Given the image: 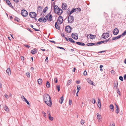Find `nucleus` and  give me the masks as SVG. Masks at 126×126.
Masks as SVG:
<instances>
[{"instance_id": "obj_23", "label": "nucleus", "mask_w": 126, "mask_h": 126, "mask_svg": "<svg viewBox=\"0 0 126 126\" xmlns=\"http://www.w3.org/2000/svg\"><path fill=\"white\" fill-rule=\"evenodd\" d=\"M38 82L39 85H41L42 82V80L41 79H39L38 80Z\"/></svg>"}, {"instance_id": "obj_10", "label": "nucleus", "mask_w": 126, "mask_h": 126, "mask_svg": "<svg viewBox=\"0 0 126 126\" xmlns=\"http://www.w3.org/2000/svg\"><path fill=\"white\" fill-rule=\"evenodd\" d=\"M72 38L76 40H77L78 38V35L76 33H73L72 35Z\"/></svg>"}, {"instance_id": "obj_24", "label": "nucleus", "mask_w": 126, "mask_h": 126, "mask_svg": "<svg viewBox=\"0 0 126 126\" xmlns=\"http://www.w3.org/2000/svg\"><path fill=\"white\" fill-rule=\"evenodd\" d=\"M64 100L63 96L60 98L59 101V102L61 104H62Z\"/></svg>"}, {"instance_id": "obj_8", "label": "nucleus", "mask_w": 126, "mask_h": 126, "mask_svg": "<svg viewBox=\"0 0 126 126\" xmlns=\"http://www.w3.org/2000/svg\"><path fill=\"white\" fill-rule=\"evenodd\" d=\"M109 36V34L108 33L106 32L103 33L102 35V37L104 39H106Z\"/></svg>"}, {"instance_id": "obj_25", "label": "nucleus", "mask_w": 126, "mask_h": 126, "mask_svg": "<svg viewBox=\"0 0 126 126\" xmlns=\"http://www.w3.org/2000/svg\"><path fill=\"white\" fill-rule=\"evenodd\" d=\"M76 43L79 45L82 46H84L85 45V44L83 43L82 42H76Z\"/></svg>"}, {"instance_id": "obj_49", "label": "nucleus", "mask_w": 126, "mask_h": 126, "mask_svg": "<svg viewBox=\"0 0 126 126\" xmlns=\"http://www.w3.org/2000/svg\"><path fill=\"white\" fill-rule=\"evenodd\" d=\"M126 34V31H125L122 34V36H124Z\"/></svg>"}, {"instance_id": "obj_52", "label": "nucleus", "mask_w": 126, "mask_h": 126, "mask_svg": "<svg viewBox=\"0 0 126 126\" xmlns=\"http://www.w3.org/2000/svg\"><path fill=\"white\" fill-rule=\"evenodd\" d=\"M21 59L22 61H24V58L23 56H22L21 57Z\"/></svg>"}, {"instance_id": "obj_15", "label": "nucleus", "mask_w": 126, "mask_h": 126, "mask_svg": "<svg viewBox=\"0 0 126 126\" xmlns=\"http://www.w3.org/2000/svg\"><path fill=\"white\" fill-rule=\"evenodd\" d=\"M67 5L66 4L63 3H62V9L64 10H65L66 9V7Z\"/></svg>"}, {"instance_id": "obj_59", "label": "nucleus", "mask_w": 126, "mask_h": 126, "mask_svg": "<svg viewBox=\"0 0 126 126\" xmlns=\"http://www.w3.org/2000/svg\"><path fill=\"white\" fill-rule=\"evenodd\" d=\"M76 82L78 84H79L80 83V81H76Z\"/></svg>"}, {"instance_id": "obj_38", "label": "nucleus", "mask_w": 126, "mask_h": 126, "mask_svg": "<svg viewBox=\"0 0 126 126\" xmlns=\"http://www.w3.org/2000/svg\"><path fill=\"white\" fill-rule=\"evenodd\" d=\"M60 86L59 85H58L57 86L56 88L58 90V92L60 91Z\"/></svg>"}, {"instance_id": "obj_1", "label": "nucleus", "mask_w": 126, "mask_h": 126, "mask_svg": "<svg viewBox=\"0 0 126 126\" xmlns=\"http://www.w3.org/2000/svg\"><path fill=\"white\" fill-rule=\"evenodd\" d=\"M43 100L45 103L48 106L51 107L52 105L51 100L49 95L46 94L43 96Z\"/></svg>"}, {"instance_id": "obj_2", "label": "nucleus", "mask_w": 126, "mask_h": 126, "mask_svg": "<svg viewBox=\"0 0 126 126\" xmlns=\"http://www.w3.org/2000/svg\"><path fill=\"white\" fill-rule=\"evenodd\" d=\"M53 7L55 13L59 15H61L63 13L62 10L60 9L57 5H54Z\"/></svg>"}, {"instance_id": "obj_61", "label": "nucleus", "mask_w": 126, "mask_h": 126, "mask_svg": "<svg viewBox=\"0 0 126 126\" xmlns=\"http://www.w3.org/2000/svg\"><path fill=\"white\" fill-rule=\"evenodd\" d=\"M13 1L16 2H18V0H13Z\"/></svg>"}, {"instance_id": "obj_43", "label": "nucleus", "mask_w": 126, "mask_h": 126, "mask_svg": "<svg viewBox=\"0 0 126 126\" xmlns=\"http://www.w3.org/2000/svg\"><path fill=\"white\" fill-rule=\"evenodd\" d=\"M74 12H75V11H74V9H72V10L70 12V13H69V14L70 15H71V14L72 13H73Z\"/></svg>"}, {"instance_id": "obj_34", "label": "nucleus", "mask_w": 126, "mask_h": 126, "mask_svg": "<svg viewBox=\"0 0 126 126\" xmlns=\"http://www.w3.org/2000/svg\"><path fill=\"white\" fill-rule=\"evenodd\" d=\"M69 40L70 42L73 43H75V41L74 40L71 38H69Z\"/></svg>"}, {"instance_id": "obj_46", "label": "nucleus", "mask_w": 126, "mask_h": 126, "mask_svg": "<svg viewBox=\"0 0 126 126\" xmlns=\"http://www.w3.org/2000/svg\"><path fill=\"white\" fill-rule=\"evenodd\" d=\"M104 42H105V41H100V42H98L97 43V44H101L103 43Z\"/></svg>"}, {"instance_id": "obj_26", "label": "nucleus", "mask_w": 126, "mask_h": 126, "mask_svg": "<svg viewBox=\"0 0 126 126\" xmlns=\"http://www.w3.org/2000/svg\"><path fill=\"white\" fill-rule=\"evenodd\" d=\"M55 28L59 30L60 29L59 25H58L57 24V22H56L55 23Z\"/></svg>"}, {"instance_id": "obj_12", "label": "nucleus", "mask_w": 126, "mask_h": 126, "mask_svg": "<svg viewBox=\"0 0 126 126\" xmlns=\"http://www.w3.org/2000/svg\"><path fill=\"white\" fill-rule=\"evenodd\" d=\"M47 16H45L44 19H43V18H40L38 20L40 22H42L43 21L44 23L46 22V18H47Z\"/></svg>"}, {"instance_id": "obj_64", "label": "nucleus", "mask_w": 126, "mask_h": 126, "mask_svg": "<svg viewBox=\"0 0 126 126\" xmlns=\"http://www.w3.org/2000/svg\"><path fill=\"white\" fill-rule=\"evenodd\" d=\"M124 79L125 80L126 79V75H124Z\"/></svg>"}, {"instance_id": "obj_51", "label": "nucleus", "mask_w": 126, "mask_h": 126, "mask_svg": "<svg viewBox=\"0 0 126 126\" xmlns=\"http://www.w3.org/2000/svg\"><path fill=\"white\" fill-rule=\"evenodd\" d=\"M15 20L17 22H18L19 21V19L15 17Z\"/></svg>"}, {"instance_id": "obj_5", "label": "nucleus", "mask_w": 126, "mask_h": 126, "mask_svg": "<svg viewBox=\"0 0 126 126\" xmlns=\"http://www.w3.org/2000/svg\"><path fill=\"white\" fill-rule=\"evenodd\" d=\"M21 13L22 16L24 17H26L28 15V13L27 11L25 10H21Z\"/></svg>"}, {"instance_id": "obj_62", "label": "nucleus", "mask_w": 126, "mask_h": 126, "mask_svg": "<svg viewBox=\"0 0 126 126\" xmlns=\"http://www.w3.org/2000/svg\"><path fill=\"white\" fill-rule=\"evenodd\" d=\"M57 47L59 48H60V49H64L62 47Z\"/></svg>"}, {"instance_id": "obj_20", "label": "nucleus", "mask_w": 126, "mask_h": 126, "mask_svg": "<svg viewBox=\"0 0 126 126\" xmlns=\"http://www.w3.org/2000/svg\"><path fill=\"white\" fill-rule=\"evenodd\" d=\"M4 110L6 111L7 112H8L9 111V109L8 108V107L6 106H5L4 107Z\"/></svg>"}, {"instance_id": "obj_19", "label": "nucleus", "mask_w": 126, "mask_h": 126, "mask_svg": "<svg viewBox=\"0 0 126 126\" xmlns=\"http://www.w3.org/2000/svg\"><path fill=\"white\" fill-rule=\"evenodd\" d=\"M121 36V35H119L118 36H117L116 37H113L112 38V40H114L116 39H117L120 38Z\"/></svg>"}, {"instance_id": "obj_54", "label": "nucleus", "mask_w": 126, "mask_h": 126, "mask_svg": "<svg viewBox=\"0 0 126 126\" xmlns=\"http://www.w3.org/2000/svg\"><path fill=\"white\" fill-rule=\"evenodd\" d=\"M74 10V11L75 12H78V10L77 9V8H75V9H73Z\"/></svg>"}, {"instance_id": "obj_29", "label": "nucleus", "mask_w": 126, "mask_h": 126, "mask_svg": "<svg viewBox=\"0 0 126 126\" xmlns=\"http://www.w3.org/2000/svg\"><path fill=\"white\" fill-rule=\"evenodd\" d=\"M90 38L91 39H93L95 37V36L94 35H92L91 34H90Z\"/></svg>"}, {"instance_id": "obj_53", "label": "nucleus", "mask_w": 126, "mask_h": 126, "mask_svg": "<svg viewBox=\"0 0 126 126\" xmlns=\"http://www.w3.org/2000/svg\"><path fill=\"white\" fill-rule=\"evenodd\" d=\"M77 9L78 10V12H79L81 10V9L79 8H77Z\"/></svg>"}, {"instance_id": "obj_47", "label": "nucleus", "mask_w": 126, "mask_h": 126, "mask_svg": "<svg viewBox=\"0 0 126 126\" xmlns=\"http://www.w3.org/2000/svg\"><path fill=\"white\" fill-rule=\"evenodd\" d=\"M119 79L120 80H121L122 81H123V78L121 76H120L119 77Z\"/></svg>"}, {"instance_id": "obj_41", "label": "nucleus", "mask_w": 126, "mask_h": 126, "mask_svg": "<svg viewBox=\"0 0 126 126\" xmlns=\"http://www.w3.org/2000/svg\"><path fill=\"white\" fill-rule=\"evenodd\" d=\"M119 112V108H116V113L118 114V113Z\"/></svg>"}, {"instance_id": "obj_30", "label": "nucleus", "mask_w": 126, "mask_h": 126, "mask_svg": "<svg viewBox=\"0 0 126 126\" xmlns=\"http://www.w3.org/2000/svg\"><path fill=\"white\" fill-rule=\"evenodd\" d=\"M110 109H111L112 111H113L114 110V107L113 105L111 104L110 106Z\"/></svg>"}, {"instance_id": "obj_3", "label": "nucleus", "mask_w": 126, "mask_h": 126, "mask_svg": "<svg viewBox=\"0 0 126 126\" xmlns=\"http://www.w3.org/2000/svg\"><path fill=\"white\" fill-rule=\"evenodd\" d=\"M29 15L30 17L34 18H35L37 16L36 13L33 12H30L29 13Z\"/></svg>"}, {"instance_id": "obj_22", "label": "nucleus", "mask_w": 126, "mask_h": 126, "mask_svg": "<svg viewBox=\"0 0 126 126\" xmlns=\"http://www.w3.org/2000/svg\"><path fill=\"white\" fill-rule=\"evenodd\" d=\"M37 51V50L36 49H34L31 51V53L33 54H35Z\"/></svg>"}, {"instance_id": "obj_21", "label": "nucleus", "mask_w": 126, "mask_h": 126, "mask_svg": "<svg viewBox=\"0 0 126 126\" xmlns=\"http://www.w3.org/2000/svg\"><path fill=\"white\" fill-rule=\"evenodd\" d=\"M6 2L7 4L10 6V7H11L12 6L11 3L9 0H7Z\"/></svg>"}, {"instance_id": "obj_7", "label": "nucleus", "mask_w": 126, "mask_h": 126, "mask_svg": "<svg viewBox=\"0 0 126 126\" xmlns=\"http://www.w3.org/2000/svg\"><path fill=\"white\" fill-rule=\"evenodd\" d=\"M72 30V28L70 26H67L65 27V31L68 33H70Z\"/></svg>"}, {"instance_id": "obj_33", "label": "nucleus", "mask_w": 126, "mask_h": 126, "mask_svg": "<svg viewBox=\"0 0 126 126\" xmlns=\"http://www.w3.org/2000/svg\"><path fill=\"white\" fill-rule=\"evenodd\" d=\"M49 119L51 121H52L53 119V117L51 116V115L48 116Z\"/></svg>"}, {"instance_id": "obj_50", "label": "nucleus", "mask_w": 126, "mask_h": 126, "mask_svg": "<svg viewBox=\"0 0 126 126\" xmlns=\"http://www.w3.org/2000/svg\"><path fill=\"white\" fill-rule=\"evenodd\" d=\"M87 74V72L86 70H85L83 73V75L84 76H86Z\"/></svg>"}, {"instance_id": "obj_14", "label": "nucleus", "mask_w": 126, "mask_h": 126, "mask_svg": "<svg viewBox=\"0 0 126 126\" xmlns=\"http://www.w3.org/2000/svg\"><path fill=\"white\" fill-rule=\"evenodd\" d=\"M119 32V30L118 29L116 28L114 29L113 31V34L115 35H116L118 34Z\"/></svg>"}, {"instance_id": "obj_36", "label": "nucleus", "mask_w": 126, "mask_h": 126, "mask_svg": "<svg viewBox=\"0 0 126 126\" xmlns=\"http://www.w3.org/2000/svg\"><path fill=\"white\" fill-rule=\"evenodd\" d=\"M48 7L47 6L43 10V12L44 13H45L48 9Z\"/></svg>"}, {"instance_id": "obj_6", "label": "nucleus", "mask_w": 126, "mask_h": 126, "mask_svg": "<svg viewBox=\"0 0 126 126\" xmlns=\"http://www.w3.org/2000/svg\"><path fill=\"white\" fill-rule=\"evenodd\" d=\"M57 21L58 23L59 24H61L63 21V17L61 16H59L57 19Z\"/></svg>"}, {"instance_id": "obj_27", "label": "nucleus", "mask_w": 126, "mask_h": 126, "mask_svg": "<svg viewBox=\"0 0 126 126\" xmlns=\"http://www.w3.org/2000/svg\"><path fill=\"white\" fill-rule=\"evenodd\" d=\"M118 86V82L117 81L116 82V83H114V87L117 88Z\"/></svg>"}, {"instance_id": "obj_40", "label": "nucleus", "mask_w": 126, "mask_h": 126, "mask_svg": "<svg viewBox=\"0 0 126 126\" xmlns=\"http://www.w3.org/2000/svg\"><path fill=\"white\" fill-rule=\"evenodd\" d=\"M84 122L85 121L83 119L81 120L80 121V123L81 125H83L84 124Z\"/></svg>"}, {"instance_id": "obj_11", "label": "nucleus", "mask_w": 126, "mask_h": 126, "mask_svg": "<svg viewBox=\"0 0 126 126\" xmlns=\"http://www.w3.org/2000/svg\"><path fill=\"white\" fill-rule=\"evenodd\" d=\"M21 98V99L23 101L26 102L28 105H29V102L27 100V99L23 95H22Z\"/></svg>"}, {"instance_id": "obj_17", "label": "nucleus", "mask_w": 126, "mask_h": 126, "mask_svg": "<svg viewBox=\"0 0 126 126\" xmlns=\"http://www.w3.org/2000/svg\"><path fill=\"white\" fill-rule=\"evenodd\" d=\"M6 72L7 74L9 76L11 74V71L10 68H8L6 70Z\"/></svg>"}, {"instance_id": "obj_9", "label": "nucleus", "mask_w": 126, "mask_h": 126, "mask_svg": "<svg viewBox=\"0 0 126 126\" xmlns=\"http://www.w3.org/2000/svg\"><path fill=\"white\" fill-rule=\"evenodd\" d=\"M46 16H47L46 18V21L47 20H48L49 21H51L52 20V15H47Z\"/></svg>"}, {"instance_id": "obj_32", "label": "nucleus", "mask_w": 126, "mask_h": 126, "mask_svg": "<svg viewBox=\"0 0 126 126\" xmlns=\"http://www.w3.org/2000/svg\"><path fill=\"white\" fill-rule=\"evenodd\" d=\"M46 87L47 88H49L50 87V83L48 81H47L46 83Z\"/></svg>"}, {"instance_id": "obj_48", "label": "nucleus", "mask_w": 126, "mask_h": 126, "mask_svg": "<svg viewBox=\"0 0 126 126\" xmlns=\"http://www.w3.org/2000/svg\"><path fill=\"white\" fill-rule=\"evenodd\" d=\"M72 103V101L71 100L69 99V105H71Z\"/></svg>"}, {"instance_id": "obj_18", "label": "nucleus", "mask_w": 126, "mask_h": 126, "mask_svg": "<svg viewBox=\"0 0 126 126\" xmlns=\"http://www.w3.org/2000/svg\"><path fill=\"white\" fill-rule=\"evenodd\" d=\"M97 106L99 109L101 107V102L99 98H98V103L97 104Z\"/></svg>"}, {"instance_id": "obj_44", "label": "nucleus", "mask_w": 126, "mask_h": 126, "mask_svg": "<svg viewBox=\"0 0 126 126\" xmlns=\"http://www.w3.org/2000/svg\"><path fill=\"white\" fill-rule=\"evenodd\" d=\"M71 83V81L70 80H68L67 82V84L68 85H69Z\"/></svg>"}, {"instance_id": "obj_16", "label": "nucleus", "mask_w": 126, "mask_h": 126, "mask_svg": "<svg viewBox=\"0 0 126 126\" xmlns=\"http://www.w3.org/2000/svg\"><path fill=\"white\" fill-rule=\"evenodd\" d=\"M87 82L91 84L92 85H94L93 82V81L89 79H87Z\"/></svg>"}, {"instance_id": "obj_31", "label": "nucleus", "mask_w": 126, "mask_h": 126, "mask_svg": "<svg viewBox=\"0 0 126 126\" xmlns=\"http://www.w3.org/2000/svg\"><path fill=\"white\" fill-rule=\"evenodd\" d=\"M94 45V43H89L87 44V46H93Z\"/></svg>"}, {"instance_id": "obj_28", "label": "nucleus", "mask_w": 126, "mask_h": 126, "mask_svg": "<svg viewBox=\"0 0 126 126\" xmlns=\"http://www.w3.org/2000/svg\"><path fill=\"white\" fill-rule=\"evenodd\" d=\"M42 7L41 6L38 7V8L37 12H40L42 10Z\"/></svg>"}, {"instance_id": "obj_57", "label": "nucleus", "mask_w": 126, "mask_h": 126, "mask_svg": "<svg viewBox=\"0 0 126 126\" xmlns=\"http://www.w3.org/2000/svg\"><path fill=\"white\" fill-rule=\"evenodd\" d=\"M111 72L112 74H115V71H114L113 70H111Z\"/></svg>"}, {"instance_id": "obj_42", "label": "nucleus", "mask_w": 126, "mask_h": 126, "mask_svg": "<svg viewBox=\"0 0 126 126\" xmlns=\"http://www.w3.org/2000/svg\"><path fill=\"white\" fill-rule=\"evenodd\" d=\"M42 113H43V115L45 117V118H46V112H45L43 111L42 112Z\"/></svg>"}, {"instance_id": "obj_4", "label": "nucleus", "mask_w": 126, "mask_h": 126, "mask_svg": "<svg viewBox=\"0 0 126 126\" xmlns=\"http://www.w3.org/2000/svg\"><path fill=\"white\" fill-rule=\"evenodd\" d=\"M74 17L73 16H68V21L69 23H72L74 21Z\"/></svg>"}, {"instance_id": "obj_55", "label": "nucleus", "mask_w": 126, "mask_h": 126, "mask_svg": "<svg viewBox=\"0 0 126 126\" xmlns=\"http://www.w3.org/2000/svg\"><path fill=\"white\" fill-rule=\"evenodd\" d=\"M4 96L6 98H8V96L6 94H5L4 95Z\"/></svg>"}, {"instance_id": "obj_39", "label": "nucleus", "mask_w": 126, "mask_h": 126, "mask_svg": "<svg viewBox=\"0 0 126 126\" xmlns=\"http://www.w3.org/2000/svg\"><path fill=\"white\" fill-rule=\"evenodd\" d=\"M117 93L120 96L121 95V93L120 92V91L119 90V89H117Z\"/></svg>"}, {"instance_id": "obj_13", "label": "nucleus", "mask_w": 126, "mask_h": 126, "mask_svg": "<svg viewBox=\"0 0 126 126\" xmlns=\"http://www.w3.org/2000/svg\"><path fill=\"white\" fill-rule=\"evenodd\" d=\"M96 115H97V118L98 120V121L99 122L101 121L102 120L101 115L98 113H97Z\"/></svg>"}, {"instance_id": "obj_60", "label": "nucleus", "mask_w": 126, "mask_h": 126, "mask_svg": "<svg viewBox=\"0 0 126 126\" xmlns=\"http://www.w3.org/2000/svg\"><path fill=\"white\" fill-rule=\"evenodd\" d=\"M33 29H34L36 31H38L39 30L38 29H36V28H33Z\"/></svg>"}, {"instance_id": "obj_45", "label": "nucleus", "mask_w": 126, "mask_h": 126, "mask_svg": "<svg viewBox=\"0 0 126 126\" xmlns=\"http://www.w3.org/2000/svg\"><path fill=\"white\" fill-rule=\"evenodd\" d=\"M54 82L55 83H57L58 82V79L57 78H55L54 79Z\"/></svg>"}, {"instance_id": "obj_63", "label": "nucleus", "mask_w": 126, "mask_h": 126, "mask_svg": "<svg viewBox=\"0 0 126 126\" xmlns=\"http://www.w3.org/2000/svg\"><path fill=\"white\" fill-rule=\"evenodd\" d=\"M50 41L53 43H54V44L55 43V42L54 41Z\"/></svg>"}, {"instance_id": "obj_35", "label": "nucleus", "mask_w": 126, "mask_h": 126, "mask_svg": "<svg viewBox=\"0 0 126 126\" xmlns=\"http://www.w3.org/2000/svg\"><path fill=\"white\" fill-rule=\"evenodd\" d=\"M26 75L28 78L30 77V74L29 72H27L26 73Z\"/></svg>"}, {"instance_id": "obj_37", "label": "nucleus", "mask_w": 126, "mask_h": 126, "mask_svg": "<svg viewBox=\"0 0 126 126\" xmlns=\"http://www.w3.org/2000/svg\"><path fill=\"white\" fill-rule=\"evenodd\" d=\"M77 88L78 89V92H79V90L80 89V86L79 85H78L77 86Z\"/></svg>"}, {"instance_id": "obj_56", "label": "nucleus", "mask_w": 126, "mask_h": 126, "mask_svg": "<svg viewBox=\"0 0 126 126\" xmlns=\"http://www.w3.org/2000/svg\"><path fill=\"white\" fill-rule=\"evenodd\" d=\"M48 57H47L46 59L45 60V61L46 62H47V63L48 62Z\"/></svg>"}, {"instance_id": "obj_58", "label": "nucleus", "mask_w": 126, "mask_h": 126, "mask_svg": "<svg viewBox=\"0 0 126 126\" xmlns=\"http://www.w3.org/2000/svg\"><path fill=\"white\" fill-rule=\"evenodd\" d=\"M93 100L94 101V104H95L96 103V101L94 99H93Z\"/></svg>"}]
</instances>
